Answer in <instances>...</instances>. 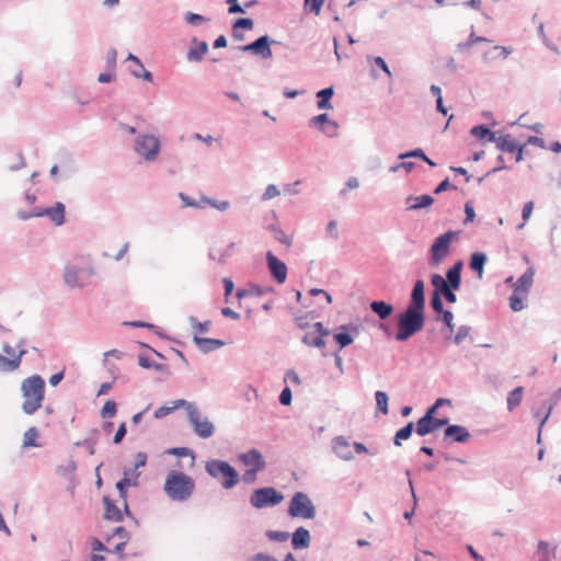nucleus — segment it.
Instances as JSON below:
<instances>
[{
	"label": "nucleus",
	"instance_id": "59",
	"mask_svg": "<svg viewBox=\"0 0 561 561\" xmlns=\"http://www.w3.org/2000/svg\"><path fill=\"white\" fill-rule=\"evenodd\" d=\"M126 434H127V424H126V422H122L118 425V427L113 436V444L119 445L124 440Z\"/></svg>",
	"mask_w": 561,
	"mask_h": 561
},
{
	"label": "nucleus",
	"instance_id": "10",
	"mask_svg": "<svg viewBox=\"0 0 561 561\" xmlns=\"http://www.w3.org/2000/svg\"><path fill=\"white\" fill-rule=\"evenodd\" d=\"M450 401L446 399H438L436 403L423 415V435L435 431L448 423L447 415L436 416L437 410L443 405H449Z\"/></svg>",
	"mask_w": 561,
	"mask_h": 561
},
{
	"label": "nucleus",
	"instance_id": "13",
	"mask_svg": "<svg viewBox=\"0 0 561 561\" xmlns=\"http://www.w3.org/2000/svg\"><path fill=\"white\" fill-rule=\"evenodd\" d=\"M188 422L192 425L193 432L199 438L207 439L215 433V425L208 420V417H201V412L197 409L188 417Z\"/></svg>",
	"mask_w": 561,
	"mask_h": 561
},
{
	"label": "nucleus",
	"instance_id": "63",
	"mask_svg": "<svg viewBox=\"0 0 561 561\" xmlns=\"http://www.w3.org/2000/svg\"><path fill=\"white\" fill-rule=\"evenodd\" d=\"M116 58H117V50L115 48H110L107 50V55H106V68L108 70H112V71L116 70Z\"/></svg>",
	"mask_w": 561,
	"mask_h": 561
},
{
	"label": "nucleus",
	"instance_id": "9",
	"mask_svg": "<svg viewBox=\"0 0 561 561\" xmlns=\"http://www.w3.org/2000/svg\"><path fill=\"white\" fill-rule=\"evenodd\" d=\"M160 149L161 142L159 138L153 135H139L135 139L134 150L138 156H140L146 161H154L160 153Z\"/></svg>",
	"mask_w": 561,
	"mask_h": 561
},
{
	"label": "nucleus",
	"instance_id": "54",
	"mask_svg": "<svg viewBox=\"0 0 561 561\" xmlns=\"http://www.w3.org/2000/svg\"><path fill=\"white\" fill-rule=\"evenodd\" d=\"M113 537H118L123 539V541H128L131 535L124 526H117L113 529L112 534L106 537V541L108 542Z\"/></svg>",
	"mask_w": 561,
	"mask_h": 561
},
{
	"label": "nucleus",
	"instance_id": "6",
	"mask_svg": "<svg viewBox=\"0 0 561 561\" xmlns=\"http://www.w3.org/2000/svg\"><path fill=\"white\" fill-rule=\"evenodd\" d=\"M284 500V494L274 486H261L252 491L249 497V503L256 510L274 507L280 504Z\"/></svg>",
	"mask_w": 561,
	"mask_h": 561
},
{
	"label": "nucleus",
	"instance_id": "58",
	"mask_svg": "<svg viewBox=\"0 0 561 561\" xmlns=\"http://www.w3.org/2000/svg\"><path fill=\"white\" fill-rule=\"evenodd\" d=\"M291 401L293 392L288 386H285L278 396V402L284 407H288L291 404Z\"/></svg>",
	"mask_w": 561,
	"mask_h": 561
},
{
	"label": "nucleus",
	"instance_id": "5",
	"mask_svg": "<svg viewBox=\"0 0 561 561\" xmlns=\"http://www.w3.org/2000/svg\"><path fill=\"white\" fill-rule=\"evenodd\" d=\"M205 471L211 478L219 480L226 490L234 488L240 481L238 470L227 460L210 459L206 461Z\"/></svg>",
	"mask_w": 561,
	"mask_h": 561
},
{
	"label": "nucleus",
	"instance_id": "41",
	"mask_svg": "<svg viewBox=\"0 0 561 561\" xmlns=\"http://www.w3.org/2000/svg\"><path fill=\"white\" fill-rule=\"evenodd\" d=\"M367 61L380 69L388 78L392 77V72L386 60L380 56H367Z\"/></svg>",
	"mask_w": 561,
	"mask_h": 561
},
{
	"label": "nucleus",
	"instance_id": "62",
	"mask_svg": "<svg viewBox=\"0 0 561 561\" xmlns=\"http://www.w3.org/2000/svg\"><path fill=\"white\" fill-rule=\"evenodd\" d=\"M148 455L145 451H138L135 455V462L131 470L137 471L139 468H142L147 465Z\"/></svg>",
	"mask_w": 561,
	"mask_h": 561
},
{
	"label": "nucleus",
	"instance_id": "56",
	"mask_svg": "<svg viewBox=\"0 0 561 561\" xmlns=\"http://www.w3.org/2000/svg\"><path fill=\"white\" fill-rule=\"evenodd\" d=\"M314 319L317 317V313L314 311H310L304 316H296L295 322L297 327L301 330L308 329L310 327V323L308 322V318Z\"/></svg>",
	"mask_w": 561,
	"mask_h": 561
},
{
	"label": "nucleus",
	"instance_id": "48",
	"mask_svg": "<svg viewBox=\"0 0 561 561\" xmlns=\"http://www.w3.org/2000/svg\"><path fill=\"white\" fill-rule=\"evenodd\" d=\"M324 2L325 0H304V9L308 10L314 15H319Z\"/></svg>",
	"mask_w": 561,
	"mask_h": 561
},
{
	"label": "nucleus",
	"instance_id": "15",
	"mask_svg": "<svg viewBox=\"0 0 561 561\" xmlns=\"http://www.w3.org/2000/svg\"><path fill=\"white\" fill-rule=\"evenodd\" d=\"M139 477L140 472L131 470V468H124L123 478L115 484L121 500H126L128 497V489L130 486L139 485Z\"/></svg>",
	"mask_w": 561,
	"mask_h": 561
},
{
	"label": "nucleus",
	"instance_id": "26",
	"mask_svg": "<svg viewBox=\"0 0 561 561\" xmlns=\"http://www.w3.org/2000/svg\"><path fill=\"white\" fill-rule=\"evenodd\" d=\"M27 354V350H20L16 356L7 357L0 354V371L1 373H11L16 370L22 363V358Z\"/></svg>",
	"mask_w": 561,
	"mask_h": 561
},
{
	"label": "nucleus",
	"instance_id": "25",
	"mask_svg": "<svg viewBox=\"0 0 561 561\" xmlns=\"http://www.w3.org/2000/svg\"><path fill=\"white\" fill-rule=\"evenodd\" d=\"M332 449L342 460L348 461L354 458L351 450V444L344 436H336L332 439Z\"/></svg>",
	"mask_w": 561,
	"mask_h": 561
},
{
	"label": "nucleus",
	"instance_id": "61",
	"mask_svg": "<svg viewBox=\"0 0 561 561\" xmlns=\"http://www.w3.org/2000/svg\"><path fill=\"white\" fill-rule=\"evenodd\" d=\"M229 14H244L245 8L239 4V0H226Z\"/></svg>",
	"mask_w": 561,
	"mask_h": 561
},
{
	"label": "nucleus",
	"instance_id": "1",
	"mask_svg": "<svg viewBox=\"0 0 561 561\" xmlns=\"http://www.w3.org/2000/svg\"><path fill=\"white\" fill-rule=\"evenodd\" d=\"M396 340L404 342L421 331V277L414 280L411 300L398 317Z\"/></svg>",
	"mask_w": 561,
	"mask_h": 561
},
{
	"label": "nucleus",
	"instance_id": "52",
	"mask_svg": "<svg viewBox=\"0 0 561 561\" xmlns=\"http://www.w3.org/2000/svg\"><path fill=\"white\" fill-rule=\"evenodd\" d=\"M409 485H410V489H411V493H412V497H413V507L411 510H407L404 513H403V518L409 520V524H411V519L415 513V507L417 506V502H419V497L415 493V490H414V486H413V481L409 478Z\"/></svg>",
	"mask_w": 561,
	"mask_h": 561
},
{
	"label": "nucleus",
	"instance_id": "35",
	"mask_svg": "<svg viewBox=\"0 0 561 561\" xmlns=\"http://www.w3.org/2000/svg\"><path fill=\"white\" fill-rule=\"evenodd\" d=\"M77 462L73 459L69 460L67 466L60 465L56 468V473L67 478L71 483L75 482V472L77 470Z\"/></svg>",
	"mask_w": 561,
	"mask_h": 561
},
{
	"label": "nucleus",
	"instance_id": "55",
	"mask_svg": "<svg viewBox=\"0 0 561 561\" xmlns=\"http://www.w3.org/2000/svg\"><path fill=\"white\" fill-rule=\"evenodd\" d=\"M251 296L260 297L270 293H274L275 289L273 286H261L257 284H252L250 286Z\"/></svg>",
	"mask_w": 561,
	"mask_h": 561
},
{
	"label": "nucleus",
	"instance_id": "8",
	"mask_svg": "<svg viewBox=\"0 0 561 561\" xmlns=\"http://www.w3.org/2000/svg\"><path fill=\"white\" fill-rule=\"evenodd\" d=\"M273 45H282V43L264 34L248 44L238 46L237 49L267 60L273 57Z\"/></svg>",
	"mask_w": 561,
	"mask_h": 561
},
{
	"label": "nucleus",
	"instance_id": "39",
	"mask_svg": "<svg viewBox=\"0 0 561 561\" xmlns=\"http://www.w3.org/2000/svg\"><path fill=\"white\" fill-rule=\"evenodd\" d=\"M39 436V431L37 427L32 426L30 427L23 436V447H39L41 445L37 442V438Z\"/></svg>",
	"mask_w": 561,
	"mask_h": 561
},
{
	"label": "nucleus",
	"instance_id": "23",
	"mask_svg": "<svg viewBox=\"0 0 561 561\" xmlns=\"http://www.w3.org/2000/svg\"><path fill=\"white\" fill-rule=\"evenodd\" d=\"M80 267L77 265L68 264L64 268V282L70 288H82L84 282L82 280Z\"/></svg>",
	"mask_w": 561,
	"mask_h": 561
},
{
	"label": "nucleus",
	"instance_id": "46",
	"mask_svg": "<svg viewBox=\"0 0 561 561\" xmlns=\"http://www.w3.org/2000/svg\"><path fill=\"white\" fill-rule=\"evenodd\" d=\"M525 297L526 296H523L522 293L514 290L513 295L510 297L511 309L515 312L523 310L525 308V305H524Z\"/></svg>",
	"mask_w": 561,
	"mask_h": 561
},
{
	"label": "nucleus",
	"instance_id": "57",
	"mask_svg": "<svg viewBox=\"0 0 561 561\" xmlns=\"http://www.w3.org/2000/svg\"><path fill=\"white\" fill-rule=\"evenodd\" d=\"M480 42H491V41L485 37L476 36L474 34H471L469 36V38L467 39V42L459 44L458 47L461 50H468V49H470V47L472 45H474L476 43H480Z\"/></svg>",
	"mask_w": 561,
	"mask_h": 561
},
{
	"label": "nucleus",
	"instance_id": "40",
	"mask_svg": "<svg viewBox=\"0 0 561 561\" xmlns=\"http://www.w3.org/2000/svg\"><path fill=\"white\" fill-rule=\"evenodd\" d=\"M117 413V403L115 400H106L100 410V416L104 420L112 419Z\"/></svg>",
	"mask_w": 561,
	"mask_h": 561
},
{
	"label": "nucleus",
	"instance_id": "18",
	"mask_svg": "<svg viewBox=\"0 0 561 561\" xmlns=\"http://www.w3.org/2000/svg\"><path fill=\"white\" fill-rule=\"evenodd\" d=\"M191 46L186 53V60L190 62H199L204 56L208 53V43L206 41H199L197 37L191 38Z\"/></svg>",
	"mask_w": 561,
	"mask_h": 561
},
{
	"label": "nucleus",
	"instance_id": "37",
	"mask_svg": "<svg viewBox=\"0 0 561 561\" xmlns=\"http://www.w3.org/2000/svg\"><path fill=\"white\" fill-rule=\"evenodd\" d=\"M187 320H188L192 329L194 330V334H197V335L204 334V333H207L210 330V327H211V321L210 320H206V321L201 322L194 316H190Z\"/></svg>",
	"mask_w": 561,
	"mask_h": 561
},
{
	"label": "nucleus",
	"instance_id": "64",
	"mask_svg": "<svg viewBox=\"0 0 561 561\" xmlns=\"http://www.w3.org/2000/svg\"><path fill=\"white\" fill-rule=\"evenodd\" d=\"M221 283H222V287H224V296H225V301L228 302V297L233 293L234 290V283L231 278L229 277H224L221 279Z\"/></svg>",
	"mask_w": 561,
	"mask_h": 561
},
{
	"label": "nucleus",
	"instance_id": "22",
	"mask_svg": "<svg viewBox=\"0 0 561 561\" xmlns=\"http://www.w3.org/2000/svg\"><path fill=\"white\" fill-rule=\"evenodd\" d=\"M289 538H291L290 543L294 550L307 549L311 542L310 531L304 526L297 527Z\"/></svg>",
	"mask_w": 561,
	"mask_h": 561
},
{
	"label": "nucleus",
	"instance_id": "20",
	"mask_svg": "<svg viewBox=\"0 0 561 561\" xmlns=\"http://www.w3.org/2000/svg\"><path fill=\"white\" fill-rule=\"evenodd\" d=\"M193 342L199 350V352L203 354H209L226 345V342L224 340L215 337H204L197 334L193 335Z\"/></svg>",
	"mask_w": 561,
	"mask_h": 561
},
{
	"label": "nucleus",
	"instance_id": "17",
	"mask_svg": "<svg viewBox=\"0 0 561 561\" xmlns=\"http://www.w3.org/2000/svg\"><path fill=\"white\" fill-rule=\"evenodd\" d=\"M358 333V328L353 324H342L339 331L333 333V340L337 344V352L347 347L354 342L355 334Z\"/></svg>",
	"mask_w": 561,
	"mask_h": 561
},
{
	"label": "nucleus",
	"instance_id": "30",
	"mask_svg": "<svg viewBox=\"0 0 561 561\" xmlns=\"http://www.w3.org/2000/svg\"><path fill=\"white\" fill-rule=\"evenodd\" d=\"M535 271L529 267L514 284V290L527 296L534 282Z\"/></svg>",
	"mask_w": 561,
	"mask_h": 561
},
{
	"label": "nucleus",
	"instance_id": "21",
	"mask_svg": "<svg viewBox=\"0 0 561 561\" xmlns=\"http://www.w3.org/2000/svg\"><path fill=\"white\" fill-rule=\"evenodd\" d=\"M239 459L248 467L252 469L263 471L266 467V462L263 458L262 453L256 448H251L247 453L240 454Z\"/></svg>",
	"mask_w": 561,
	"mask_h": 561
},
{
	"label": "nucleus",
	"instance_id": "45",
	"mask_svg": "<svg viewBox=\"0 0 561 561\" xmlns=\"http://www.w3.org/2000/svg\"><path fill=\"white\" fill-rule=\"evenodd\" d=\"M172 411H175L176 409H180V408H184L186 410V413H187V417L193 413L195 412L198 408L196 407L195 403L193 402H190V401H186L184 399H178V400H174L172 402Z\"/></svg>",
	"mask_w": 561,
	"mask_h": 561
},
{
	"label": "nucleus",
	"instance_id": "27",
	"mask_svg": "<svg viewBox=\"0 0 561 561\" xmlns=\"http://www.w3.org/2000/svg\"><path fill=\"white\" fill-rule=\"evenodd\" d=\"M46 216L55 226H62L66 222V206L61 202H56L53 206L46 207Z\"/></svg>",
	"mask_w": 561,
	"mask_h": 561
},
{
	"label": "nucleus",
	"instance_id": "2",
	"mask_svg": "<svg viewBox=\"0 0 561 561\" xmlns=\"http://www.w3.org/2000/svg\"><path fill=\"white\" fill-rule=\"evenodd\" d=\"M461 268L462 263L457 262L451 268L448 270L446 277L444 278L439 274L432 276V285L434 287V296L432 299V307L436 312L443 311V302L440 297H445L447 293L457 290L461 284Z\"/></svg>",
	"mask_w": 561,
	"mask_h": 561
},
{
	"label": "nucleus",
	"instance_id": "4",
	"mask_svg": "<svg viewBox=\"0 0 561 561\" xmlns=\"http://www.w3.org/2000/svg\"><path fill=\"white\" fill-rule=\"evenodd\" d=\"M195 490L194 479L181 470H171L168 472L163 491L168 497L174 502L187 501Z\"/></svg>",
	"mask_w": 561,
	"mask_h": 561
},
{
	"label": "nucleus",
	"instance_id": "28",
	"mask_svg": "<svg viewBox=\"0 0 561 561\" xmlns=\"http://www.w3.org/2000/svg\"><path fill=\"white\" fill-rule=\"evenodd\" d=\"M334 95V87L330 85L327 88H323L316 93L317 98V107L319 110H332V98Z\"/></svg>",
	"mask_w": 561,
	"mask_h": 561
},
{
	"label": "nucleus",
	"instance_id": "14",
	"mask_svg": "<svg viewBox=\"0 0 561 561\" xmlns=\"http://www.w3.org/2000/svg\"><path fill=\"white\" fill-rule=\"evenodd\" d=\"M309 127L318 128L330 138L337 136L339 124L331 119L327 113L318 114L309 119Z\"/></svg>",
	"mask_w": 561,
	"mask_h": 561
},
{
	"label": "nucleus",
	"instance_id": "12",
	"mask_svg": "<svg viewBox=\"0 0 561 561\" xmlns=\"http://www.w3.org/2000/svg\"><path fill=\"white\" fill-rule=\"evenodd\" d=\"M265 260L272 278L279 285L284 284L288 275V267L285 262L278 259L272 251L265 253Z\"/></svg>",
	"mask_w": 561,
	"mask_h": 561
},
{
	"label": "nucleus",
	"instance_id": "34",
	"mask_svg": "<svg viewBox=\"0 0 561 561\" xmlns=\"http://www.w3.org/2000/svg\"><path fill=\"white\" fill-rule=\"evenodd\" d=\"M376 412L387 415L389 413V396L387 392L377 390L375 392Z\"/></svg>",
	"mask_w": 561,
	"mask_h": 561
},
{
	"label": "nucleus",
	"instance_id": "43",
	"mask_svg": "<svg viewBox=\"0 0 561 561\" xmlns=\"http://www.w3.org/2000/svg\"><path fill=\"white\" fill-rule=\"evenodd\" d=\"M485 262H486V256L483 253H474V254H472L471 260H470V267L473 271H477L479 273V275L481 276Z\"/></svg>",
	"mask_w": 561,
	"mask_h": 561
},
{
	"label": "nucleus",
	"instance_id": "32",
	"mask_svg": "<svg viewBox=\"0 0 561 561\" xmlns=\"http://www.w3.org/2000/svg\"><path fill=\"white\" fill-rule=\"evenodd\" d=\"M512 53V49L505 46H493L483 54L484 61H494L497 59H506Z\"/></svg>",
	"mask_w": 561,
	"mask_h": 561
},
{
	"label": "nucleus",
	"instance_id": "49",
	"mask_svg": "<svg viewBox=\"0 0 561 561\" xmlns=\"http://www.w3.org/2000/svg\"><path fill=\"white\" fill-rule=\"evenodd\" d=\"M131 76L135 78H140L146 82H152L153 81V75L151 71L147 70L141 62V66H137V69H134L130 71Z\"/></svg>",
	"mask_w": 561,
	"mask_h": 561
},
{
	"label": "nucleus",
	"instance_id": "36",
	"mask_svg": "<svg viewBox=\"0 0 561 561\" xmlns=\"http://www.w3.org/2000/svg\"><path fill=\"white\" fill-rule=\"evenodd\" d=\"M165 453L168 455H172V456H175V457H179V458L191 457V459H192L191 467H193L194 463H195L196 454L190 447H185V446H183V447H172V448H169Z\"/></svg>",
	"mask_w": 561,
	"mask_h": 561
},
{
	"label": "nucleus",
	"instance_id": "29",
	"mask_svg": "<svg viewBox=\"0 0 561 561\" xmlns=\"http://www.w3.org/2000/svg\"><path fill=\"white\" fill-rule=\"evenodd\" d=\"M445 438L450 442L465 443L470 438L468 430L460 425H450L445 430Z\"/></svg>",
	"mask_w": 561,
	"mask_h": 561
},
{
	"label": "nucleus",
	"instance_id": "24",
	"mask_svg": "<svg viewBox=\"0 0 561 561\" xmlns=\"http://www.w3.org/2000/svg\"><path fill=\"white\" fill-rule=\"evenodd\" d=\"M102 501L104 505L103 518L105 520L115 523H121L124 520V513L108 495H104Z\"/></svg>",
	"mask_w": 561,
	"mask_h": 561
},
{
	"label": "nucleus",
	"instance_id": "11",
	"mask_svg": "<svg viewBox=\"0 0 561 561\" xmlns=\"http://www.w3.org/2000/svg\"><path fill=\"white\" fill-rule=\"evenodd\" d=\"M312 331L307 332L302 337L301 342L305 345L312 346L316 348L323 350L325 347V337L331 334V331L323 325L322 322L318 321L312 324Z\"/></svg>",
	"mask_w": 561,
	"mask_h": 561
},
{
	"label": "nucleus",
	"instance_id": "31",
	"mask_svg": "<svg viewBox=\"0 0 561 561\" xmlns=\"http://www.w3.org/2000/svg\"><path fill=\"white\" fill-rule=\"evenodd\" d=\"M370 310L381 320L388 319L393 313V306L385 300H373L369 305Z\"/></svg>",
	"mask_w": 561,
	"mask_h": 561
},
{
	"label": "nucleus",
	"instance_id": "38",
	"mask_svg": "<svg viewBox=\"0 0 561 561\" xmlns=\"http://www.w3.org/2000/svg\"><path fill=\"white\" fill-rule=\"evenodd\" d=\"M523 394H524L523 387H517L508 393V397H507L508 411H513L522 403Z\"/></svg>",
	"mask_w": 561,
	"mask_h": 561
},
{
	"label": "nucleus",
	"instance_id": "16",
	"mask_svg": "<svg viewBox=\"0 0 561 561\" xmlns=\"http://www.w3.org/2000/svg\"><path fill=\"white\" fill-rule=\"evenodd\" d=\"M454 233L453 232H446L442 236H439L434 244L432 245L431 253H432V261L434 265H438L440 261L448 254L450 242L453 240Z\"/></svg>",
	"mask_w": 561,
	"mask_h": 561
},
{
	"label": "nucleus",
	"instance_id": "3",
	"mask_svg": "<svg viewBox=\"0 0 561 561\" xmlns=\"http://www.w3.org/2000/svg\"><path fill=\"white\" fill-rule=\"evenodd\" d=\"M45 380L41 375H32L21 383V392L24 398L22 411L32 415L42 408L45 399Z\"/></svg>",
	"mask_w": 561,
	"mask_h": 561
},
{
	"label": "nucleus",
	"instance_id": "53",
	"mask_svg": "<svg viewBox=\"0 0 561 561\" xmlns=\"http://www.w3.org/2000/svg\"><path fill=\"white\" fill-rule=\"evenodd\" d=\"M234 247H236V243L230 242L227 245V248L224 250V253H220L218 257L213 253V251L208 252V257L210 260H218L219 263H225L226 260L231 256L232 250L234 249Z\"/></svg>",
	"mask_w": 561,
	"mask_h": 561
},
{
	"label": "nucleus",
	"instance_id": "19",
	"mask_svg": "<svg viewBox=\"0 0 561 561\" xmlns=\"http://www.w3.org/2000/svg\"><path fill=\"white\" fill-rule=\"evenodd\" d=\"M496 146L505 152L515 153V161L519 162L523 160V147L518 145L511 135H504L494 140Z\"/></svg>",
	"mask_w": 561,
	"mask_h": 561
},
{
	"label": "nucleus",
	"instance_id": "60",
	"mask_svg": "<svg viewBox=\"0 0 561 561\" xmlns=\"http://www.w3.org/2000/svg\"><path fill=\"white\" fill-rule=\"evenodd\" d=\"M95 445L94 438H84L75 443L76 447H84L91 456L95 454Z\"/></svg>",
	"mask_w": 561,
	"mask_h": 561
},
{
	"label": "nucleus",
	"instance_id": "51",
	"mask_svg": "<svg viewBox=\"0 0 561 561\" xmlns=\"http://www.w3.org/2000/svg\"><path fill=\"white\" fill-rule=\"evenodd\" d=\"M254 27V21L251 18H238L232 22V28L251 31Z\"/></svg>",
	"mask_w": 561,
	"mask_h": 561
},
{
	"label": "nucleus",
	"instance_id": "50",
	"mask_svg": "<svg viewBox=\"0 0 561 561\" xmlns=\"http://www.w3.org/2000/svg\"><path fill=\"white\" fill-rule=\"evenodd\" d=\"M265 536L271 540L275 542H285L289 539L290 534L283 530H267L265 533Z\"/></svg>",
	"mask_w": 561,
	"mask_h": 561
},
{
	"label": "nucleus",
	"instance_id": "47",
	"mask_svg": "<svg viewBox=\"0 0 561 561\" xmlns=\"http://www.w3.org/2000/svg\"><path fill=\"white\" fill-rule=\"evenodd\" d=\"M208 20H209L208 18H206L202 14L195 13V12H191V11H188L184 15V21L192 26H199L201 24L207 22Z\"/></svg>",
	"mask_w": 561,
	"mask_h": 561
},
{
	"label": "nucleus",
	"instance_id": "42",
	"mask_svg": "<svg viewBox=\"0 0 561 561\" xmlns=\"http://www.w3.org/2000/svg\"><path fill=\"white\" fill-rule=\"evenodd\" d=\"M471 134L479 139H484L488 137V141L490 142L495 140L494 134L483 125L472 127Z\"/></svg>",
	"mask_w": 561,
	"mask_h": 561
},
{
	"label": "nucleus",
	"instance_id": "44",
	"mask_svg": "<svg viewBox=\"0 0 561 561\" xmlns=\"http://www.w3.org/2000/svg\"><path fill=\"white\" fill-rule=\"evenodd\" d=\"M201 201L204 203V204H207L208 206L213 207V208H216L220 211H225L229 208V202L228 201H218V199H214V198H210L206 195H202L201 196Z\"/></svg>",
	"mask_w": 561,
	"mask_h": 561
},
{
	"label": "nucleus",
	"instance_id": "7",
	"mask_svg": "<svg viewBox=\"0 0 561 561\" xmlns=\"http://www.w3.org/2000/svg\"><path fill=\"white\" fill-rule=\"evenodd\" d=\"M287 513L293 518L312 519L316 517L317 510L310 497L298 491L291 496Z\"/></svg>",
	"mask_w": 561,
	"mask_h": 561
},
{
	"label": "nucleus",
	"instance_id": "33",
	"mask_svg": "<svg viewBox=\"0 0 561 561\" xmlns=\"http://www.w3.org/2000/svg\"><path fill=\"white\" fill-rule=\"evenodd\" d=\"M414 433V422H408L404 426H402L401 428H399L393 438H392V442H393V445L394 446H401L402 445V442L404 440H408L412 434Z\"/></svg>",
	"mask_w": 561,
	"mask_h": 561
}]
</instances>
